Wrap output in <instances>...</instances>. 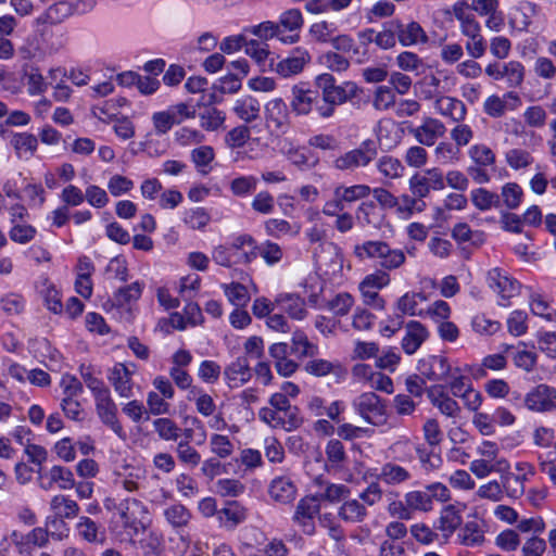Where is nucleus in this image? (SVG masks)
I'll list each match as a JSON object with an SVG mask.
<instances>
[{
	"instance_id": "12",
	"label": "nucleus",
	"mask_w": 556,
	"mask_h": 556,
	"mask_svg": "<svg viewBox=\"0 0 556 556\" xmlns=\"http://www.w3.org/2000/svg\"><path fill=\"white\" fill-rule=\"evenodd\" d=\"M525 407L539 414L556 410V388L547 383H540L531 388L523 397Z\"/></svg>"
},
{
	"instance_id": "29",
	"label": "nucleus",
	"mask_w": 556,
	"mask_h": 556,
	"mask_svg": "<svg viewBox=\"0 0 556 556\" xmlns=\"http://www.w3.org/2000/svg\"><path fill=\"white\" fill-rule=\"evenodd\" d=\"M456 541L466 547H479L485 542V530L482 522L471 520L460 525Z\"/></svg>"
},
{
	"instance_id": "2",
	"label": "nucleus",
	"mask_w": 556,
	"mask_h": 556,
	"mask_svg": "<svg viewBox=\"0 0 556 556\" xmlns=\"http://www.w3.org/2000/svg\"><path fill=\"white\" fill-rule=\"evenodd\" d=\"M258 418L273 429L292 431L302 425L299 409L281 395H270L268 406L258 410Z\"/></svg>"
},
{
	"instance_id": "17",
	"label": "nucleus",
	"mask_w": 556,
	"mask_h": 556,
	"mask_svg": "<svg viewBox=\"0 0 556 556\" xmlns=\"http://www.w3.org/2000/svg\"><path fill=\"white\" fill-rule=\"evenodd\" d=\"M311 60L312 56L307 49L296 47L288 56L276 63L274 72L283 78H290L301 74Z\"/></svg>"
},
{
	"instance_id": "11",
	"label": "nucleus",
	"mask_w": 556,
	"mask_h": 556,
	"mask_svg": "<svg viewBox=\"0 0 556 556\" xmlns=\"http://www.w3.org/2000/svg\"><path fill=\"white\" fill-rule=\"evenodd\" d=\"M376 156V143L372 140H365L357 148L337 156L333 161V166L339 170L352 172L358 167L367 166Z\"/></svg>"
},
{
	"instance_id": "45",
	"label": "nucleus",
	"mask_w": 556,
	"mask_h": 556,
	"mask_svg": "<svg viewBox=\"0 0 556 556\" xmlns=\"http://www.w3.org/2000/svg\"><path fill=\"white\" fill-rule=\"evenodd\" d=\"M220 288L227 301L236 307H244L251 299L249 288L240 282L222 283Z\"/></svg>"
},
{
	"instance_id": "51",
	"label": "nucleus",
	"mask_w": 556,
	"mask_h": 556,
	"mask_svg": "<svg viewBox=\"0 0 556 556\" xmlns=\"http://www.w3.org/2000/svg\"><path fill=\"white\" fill-rule=\"evenodd\" d=\"M143 289L144 283L141 281L122 287L114 293V302L119 307L130 306L141 298Z\"/></svg>"
},
{
	"instance_id": "61",
	"label": "nucleus",
	"mask_w": 556,
	"mask_h": 556,
	"mask_svg": "<svg viewBox=\"0 0 556 556\" xmlns=\"http://www.w3.org/2000/svg\"><path fill=\"white\" fill-rule=\"evenodd\" d=\"M210 451L218 458L225 459L235 452V443L227 435L213 433L208 441Z\"/></svg>"
},
{
	"instance_id": "58",
	"label": "nucleus",
	"mask_w": 556,
	"mask_h": 556,
	"mask_svg": "<svg viewBox=\"0 0 556 556\" xmlns=\"http://www.w3.org/2000/svg\"><path fill=\"white\" fill-rule=\"evenodd\" d=\"M70 16H72V12L68 0H61L51 4L38 20L43 23L58 24Z\"/></svg>"
},
{
	"instance_id": "26",
	"label": "nucleus",
	"mask_w": 556,
	"mask_h": 556,
	"mask_svg": "<svg viewBox=\"0 0 556 556\" xmlns=\"http://www.w3.org/2000/svg\"><path fill=\"white\" fill-rule=\"evenodd\" d=\"M265 119L268 127L285 131L290 124L289 111L286 102L281 98L269 100L264 109Z\"/></svg>"
},
{
	"instance_id": "20",
	"label": "nucleus",
	"mask_w": 556,
	"mask_h": 556,
	"mask_svg": "<svg viewBox=\"0 0 556 556\" xmlns=\"http://www.w3.org/2000/svg\"><path fill=\"white\" fill-rule=\"evenodd\" d=\"M136 371V365L115 364L108 375V379L113 386L115 392L121 397L129 399L134 395L132 376Z\"/></svg>"
},
{
	"instance_id": "35",
	"label": "nucleus",
	"mask_w": 556,
	"mask_h": 556,
	"mask_svg": "<svg viewBox=\"0 0 556 556\" xmlns=\"http://www.w3.org/2000/svg\"><path fill=\"white\" fill-rule=\"evenodd\" d=\"M470 370H472V367L469 364H460L459 362H454V367L451 371V375L448 376L447 380H445L454 396L458 397L462 392L467 391V388L473 387L470 378L467 376Z\"/></svg>"
},
{
	"instance_id": "37",
	"label": "nucleus",
	"mask_w": 556,
	"mask_h": 556,
	"mask_svg": "<svg viewBox=\"0 0 556 556\" xmlns=\"http://www.w3.org/2000/svg\"><path fill=\"white\" fill-rule=\"evenodd\" d=\"M526 290L528 291V304L531 313L546 321H554L552 301L548 296L531 287H527Z\"/></svg>"
},
{
	"instance_id": "15",
	"label": "nucleus",
	"mask_w": 556,
	"mask_h": 556,
	"mask_svg": "<svg viewBox=\"0 0 556 556\" xmlns=\"http://www.w3.org/2000/svg\"><path fill=\"white\" fill-rule=\"evenodd\" d=\"M319 93L311 89L307 84L299 83L291 88L290 108L294 115H309L314 109L317 111L319 104Z\"/></svg>"
},
{
	"instance_id": "9",
	"label": "nucleus",
	"mask_w": 556,
	"mask_h": 556,
	"mask_svg": "<svg viewBox=\"0 0 556 556\" xmlns=\"http://www.w3.org/2000/svg\"><path fill=\"white\" fill-rule=\"evenodd\" d=\"M486 282L492 291L497 295L498 305L503 307L509 306L510 300L519 295L521 290L519 281L497 267L488 271Z\"/></svg>"
},
{
	"instance_id": "30",
	"label": "nucleus",
	"mask_w": 556,
	"mask_h": 556,
	"mask_svg": "<svg viewBox=\"0 0 556 556\" xmlns=\"http://www.w3.org/2000/svg\"><path fill=\"white\" fill-rule=\"evenodd\" d=\"M247 509L236 501L227 502L217 513L218 526L225 530H233L247 519Z\"/></svg>"
},
{
	"instance_id": "5",
	"label": "nucleus",
	"mask_w": 556,
	"mask_h": 556,
	"mask_svg": "<svg viewBox=\"0 0 556 556\" xmlns=\"http://www.w3.org/2000/svg\"><path fill=\"white\" fill-rule=\"evenodd\" d=\"M353 254L359 261L375 260L387 270H393L405 263V254L400 249H392L380 240H368L358 243L353 249Z\"/></svg>"
},
{
	"instance_id": "24",
	"label": "nucleus",
	"mask_w": 556,
	"mask_h": 556,
	"mask_svg": "<svg viewBox=\"0 0 556 556\" xmlns=\"http://www.w3.org/2000/svg\"><path fill=\"white\" fill-rule=\"evenodd\" d=\"M430 403L444 416L456 418L460 415L462 407L442 386H431L427 389Z\"/></svg>"
},
{
	"instance_id": "28",
	"label": "nucleus",
	"mask_w": 556,
	"mask_h": 556,
	"mask_svg": "<svg viewBox=\"0 0 556 556\" xmlns=\"http://www.w3.org/2000/svg\"><path fill=\"white\" fill-rule=\"evenodd\" d=\"M446 131L444 124L432 117H427L421 125L412 130L415 139L424 146H433L435 141L443 137Z\"/></svg>"
},
{
	"instance_id": "18",
	"label": "nucleus",
	"mask_w": 556,
	"mask_h": 556,
	"mask_svg": "<svg viewBox=\"0 0 556 556\" xmlns=\"http://www.w3.org/2000/svg\"><path fill=\"white\" fill-rule=\"evenodd\" d=\"M389 25L395 29L397 40L403 47L426 46L429 42L427 31L416 21L404 24L393 20L389 22Z\"/></svg>"
},
{
	"instance_id": "42",
	"label": "nucleus",
	"mask_w": 556,
	"mask_h": 556,
	"mask_svg": "<svg viewBox=\"0 0 556 556\" xmlns=\"http://www.w3.org/2000/svg\"><path fill=\"white\" fill-rule=\"evenodd\" d=\"M264 229L267 236L280 239L296 237L300 233L301 226L296 223L291 224L282 218H269L264 223Z\"/></svg>"
},
{
	"instance_id": "38",
	"label": "nucleus",
	"mask_w": 556,
	"mask_h": 556,
	"mask_svg": "<svg viewBox=\"0 0 556 556\" xmlns=\"http://www.w3.org/2000/svg\"><path fill=\"white\" fill-rule=\"evenodd\" d=\"M268 493L273 501L288 504L295 498L296 488L289 478L277 477L270 482Z\"/></svg>"
},
{
	"instance_id": "41",
	"label": "nucleus",
	"mask_w": 556,
	"mask_h": 556,
	"mask_svg": "<svg viewBox=\"0 0 556 556\" xmlns=\"http://www.w3.org/2000/svg\"><path fill=\"white\" fill-rule=\"evenodd\" d=\"M538 4L533 2H525L516 8L509 17L510 27L519 31L528 30L532 23V16L538 13Z\"/></svg>"
},
{
	"instance_id": "53",
	"label": "nucleus",
	"mask_w": 556,
	"mask_h": 556,
	"mask_svg": "<svg viewBox=\"0 0 556 556\" xmlns=\"http://www.w3.org/2000/svg\"><path fill=\"white\" fill-rule=\"evenodd\" d=\"M305 371L315 377H326L328 375H339L342 372V366L339 362H331L324 358H314L305 364Z\"/></svg>"
},
{
	"instance_id": "1",
	"label": "nucleus",
	"mask_w": 556,
	"mask_h": 556,
	"mask_svg": "<svg viewBox=\"0 0 556 556\" xmlns=\"http://www.w3.org/2000/svg\"><path fill=\"white\" fill-rule=\"evenodd\" d=\"M211 255L215 264L222 267L248 265L257 257V243L249 233L236 235L228 242L214 247Z\"/></svg>"
},
{
	"instance_id": "50",
	"label": "nucleus",
	"mask_w": 556,
	"mask_h": 556,
	"mask_svg": "<svg viewBox=\"0 0 556 556\" xmlns=\"http://www.w3.org/2000/svg\"><path fill=\"white\" fill-rule=\"evenodd\" d=\"M371 193L369 186L359 184L353 186L340 185L333 190V195L339 201L344 203H352L362 199L367 198Z\"/></svg>"
},
{
	"instance_id": "46",
	"label": "nucleus",
	"mask_w": 556,
	"mask_h": 556,
	"mask_svg": "<svg viewBox=\"0 0 556 556\" xmlns=\"http://www.w3.org/2000/svg\"><path fill=\"white\" fill-rule=\"evenodd\" d=\"M163 516L166 522L175 529L187 527L192 518L191 511L181 503H174L165 507Z\"/></svg>"
},
{
	"instance_id": "3",
	"label": "nucleus",
	"mask_w": 556,
	"mask_h": 556,
	"mask_svg": "<svg viewBox=\"0 0 556 556\" xmlns=\"http://www.w3.org/2000/svg\"><path fill=\"white\" fill-rule=\"evenodd\" d=\"M479 458L469 464V470L478 479H484L491 473H508L510 470L509 462L501 456L498 444L491 440H483L476 448Z\"/></svg>"
},
{
	"instance_id": "63",
	"label": "nucleus",
	"mask_w": 556,
	"mask_h": 556,
	"mask_svg": "<svg viewBox=\"0 0 556 556\" xmlns=\"http://www.w3.org/2000/svg\"><path fill=\"white\" fill-rule=\"evenodd\" d=\"M258 179L253 175H242L235 177L229 185L233 195L245 198L252 194L257 187Z\"/></svg>"
},
{
	"instance_id": "57",
	"label": "nucleus",
	"mask_w": 556,
	"mask_h": 556,
	"mask_svg": "<svg viewBox=\"0 0 556 556\" xmlns=\"http://www.w3.org/2000/svg\"><path fill=\"white\" fill-rule=\"evenodd\" d=\"M37 233V228L28 222L10 225L9 229V238L11 241L21 245L31 242Z\"/></svg>"
},
{
	"instance_id": "60",
	"label": "nucleus",
	"mask_w": 556,
	"mask_h": 556,
	"mask_svg": "<svg viewBox=\"0 0 556 556\" xmlns=\"http://www.w3.org/2000/svg\"><path fill=\"white\" fill-rule=\"evenodd\" d=\"M405 501L412 515L415 511L429 513L433 509L432 502L426 489L407 492L405 494Z\"/></svg>"
},
{
	"instance_id": "25",
	"label": "nucleus",
	"mask_w": 556,
	"mask_h": 556,
	"mask_svg": "<svg viewBox=\"0 0 556 556\" xmlns=\"http://www.w3.org/2000/svg\"><path fill=\"white\" fill-rule=\"evenodd\" d=\"M427 301L428 296L421 291H406L395 301L394 307L402 315L425 318L422 303Z\"/></svg>"
},
{
	"instance_id": "40",
	"label": "nucleus",
	"mask_w": 556,
	"mask_h": 556,
	"mask_svg": "<svg viewBox=\"0 0 556 556\" xmlns=\"http://www.w3.org/2000/svg\"><path fill=\"white\" fill-rule=\"evenodd\" d=\"M144 479V470L140 466L126 465L116 472V484L128 492L137 491Z\"/></svg>"
},
{
	"instance_id": "6",
	"label": "nucleus",
	"mask_w": 556,
	"mask_h": 556,
	"mask_svg": "<svg viewBox=\"0 0 556 556\" xmlns=\"http://www.w3.org/2000/svg\"><path fill=\"white\" fill-rule=\"evenodd\" d=\"M352 408L365 422L379 427L387 424L386 402L374 392H363L352 401Z\"/></svg>"
},
{
	"instance_id": "64",
	"label": "nucleus",
	"mask_w": 556,
	"mask_h": 556,
	"mask_svg": "<svg viewBox=\"0 0 556 556\" xmlns=\"http://www.w3.org/2000/svg\"><path fill=\"white\" fill-rule=\"evenodd\" d=\"M257 255L264 260L267 266H275L282 261L285 253L278 243L265 240L257 245Z\"/></svg>"
},
{
	"instance_id": "55",
	"label": "nucleus",
	"mask_w": 556,
	"mask_h": 556,
	"mask_svg": "<svg viewBox=\"0 0 556 556\" xmlns=\"http://www.w3.org/2000/svg\"><path fill=\"white\" fill-rule=\"evenodd\" d=\"M339 517L346 522H362L366 516V507L355 498L345 501L339 508Z\"/></svg>"
},
{
	"instance_id": "39",
	"label": "nucleus",
	"mask_w": 556,
	"mask_h": 556,
	"mask_svg": "<svg viewBox=\"0 0 556 556\" xmlns=\"http://www.w3.org/2000/svg\"><path fill=\"white\" fill-rule=\"evenodd\" d=\"M376 132L379 144L384 149L394 148L402 137L399 124L391 118L381 119L378 123Z\"/></svg>"
},
{
	"instance_id": "27",
	"label": "nucleus",
	"mask_w": 556,
	"mask_h": 556,
	"mask_svg": "<svg viewBox=\"0 0 556 556\" xmlns=\"http://www.w3.org/2000/svg\"><path fill=\"white\" fill-rule=\"evenodd\" d=\"M36 289L48 311L58 315L63 313L62 293L48 277L41 276L36 282Z\"/></svg>"
},
{
	"instance_id": "44",
	"label": "nucleus",
	"mask_w": 556,
	"mask_h": 556,
	"mask_svg": "<svg viewBox=\"0 0 556 556\" xmlns=\"http://www.w3.org/2000/svg\"><path fill=\"white\" fill-rule=\"evenodd\" d=\"M232 111L241 121L251 123L260 115V103L252 96H243L235 101Z\"/></svg>"
},
{
	"instance_id": "14",
	"label": "nucleus",
	"mask_w": 556,
	"mask_h": 556,
	"mask_svg": "<svg viewBox=\"0 0 556 556\" xmlns=\"http://www.w3.org/2000/svg\"><path fill=\"white\" fill-rule=\"evenodd\" d=\"M453 367L454 363L444 355H427L417 364L420 376L431 382L447 380Z\"/></svg>"
},
{
	"instance_id": "33",
	"label": "nucleus",
	"mask_w": 556,
	"mask_h": 556,
	"mask_svg": "<svg viewBox=\"0 0 556 556\" xmlns=\"http://www.w3.org/2000/svg\"><path fill=\"white\" fill-rule=\"evenodd\" d=\"M275 304L292 319L303 320L307 315L304 299L294 293L279 294L275 300Z\"/></svg>"
},
{
	"instance_id": "52",
	"label": "nucleus",
	"mask_w": 556,
	"mask_h": 556,
	"mask_svg": "<svg viewBox=\"0 0 556 556\" xmlns=\"http://www.w3.org/2000/svg\"><path fill=\"white\" fill-rule=\"evenodd\" d=\"M421 200L422 199H418L413 194H402L400 198H397V204L394 206V208L399 218L407 220L415 213L422 212L426 204Z\"/></svg>"
},
{
	"instance_id": "43",
	"label": "nucleus",
	"mask_w": 556,
	"mask_h": 556,
	"mask_svg": "<svg viewBox=\"0 0 556 556\" xmlns=\"http://www.w3.org/2000/svg\"><path fill=\"white\" fill-rule=\"evenodd\" d=\"M10 144L14 149L17 157L28 160L37 150V138L28 132L13 134L10 139Z\"/></svg>"
},
{
	"instance_id": "16",
	"label": "nucleus",
	"mask_w": 556,
	"mask_h": 556,
	"mask_svg": "<svg viewBox=\"0 0 556 556\" xmlns=\"http://www.w3.org/2000/svg\"><path fill=\"white\" fill-rule=\"evenodd\" d=\"M356 94L354 83L346 81L340 86H333L323 94V104L317 106V113L320 117L328 118L333 115L334 108L346 102Z\"/></svg>"
},
{
	"instance_id": "8",
	"label": "nucleus",
	"mask_w": 556,
	"mask_h": 556,
	"mask_svg": "<svg viewBox=\"0 0 556 556\" xmlns=\"http://www.w3.org/2000/svg\"><path fill=\"white\" fill-rule=\"evenodd\" d=\"M390 282V275L382 269H377L366 275L358 285V291L364 304L375 309H383L386 301L379 295V291L388 287Z\"/></svg>"
},
{
	"instance_id": "31",
	"label": "nucleus",
	"mask_w": 556,
	"mask_h": 556,
	"mask_svg": "<svg viewBox=\"0 0 556 556\" xmlns=\"http://www.w3.org/2000/svg\"><path fill=\"white\" fill-rule=\"evenodd\" d=\"M251 369L245 357H238L224 369L227 386L237 389L251 379Z\"/></svg>"
},
{
	"instance_id": "4",
	"label": "nucleus",
	"mask_w": 556,
	"mask_h": 556,
	"mask_svg": "<svg viewBox=\"0 0 556 556\" xmlns=\"http://www.w3.org/2000/svg\"><path fill=\"white\" fill-rule=\"evenodd\" d=\"M315 267L317 274L331 283H341L344 278V269L351 268L345 265L342 250L332 242L321 243L315 253Z\"/></svg>"
},
{
	"instance_id": "47",
	"label": "nucleus",
	"mask_w": 556,
	"mask_h": 556,
	"mask_svg": "<svg viewBox=\"0 0 556 556\" xmlns=\"http://www.w3.org/2000/svg\"><path fill=\"white\" fill-rule=\"evenodd\" d=\"M50 509L54 514L53 516L67 519L75 518L79 511L78 504L70 496L63 494L52 496Z\"/></svg>"
},
{
	"instance_id": "21",
	"label": "nucleus",
	"mask_w": 556,
	"mask_h": 556,
	"mask_svg": "<svg viewBox=\"0 0 556 556\" xmlns=\"http://www.w3.org/2000/svg\"><path fill=\"white\" fill-rule=\"evenodd\" d=\"M430 331L422 323L412 319L404 326V336L401 340V348L407 355L415 354L420 346L429 339Z\"/></svg>"
},
{
	"instance_id": "23",
	"label": "nucleus",
	"mask_w": 556,
	"mask_h": 556,
	"mask_svg": "<svg viewBox=\"0 0 556 556\" xmlns=\"http://www.w3.org/2000/svg\"><path fill=\"white\" fill-rule=\"evenodd\" d=\"M96 410L101 421L106 425L118 438L126 439V432L117 418V406L111 393L94 399Z\"/></svg>"
},
{
	"instance_id": "49",
	"label": "nucleus",
	"mask_w": 556,
	"mask_h": 556,
	"mask_svg": "<svg viewBox=\"0 0 556 556\" xmlns=\"http://www.w3.org/2000/svg\"><path fill=\"white\" fill-rule=\"evenodd\" d=\"M225 142L230 149H238L249 142V151L253 152V146H260V139L250 140V128L248 126H237L229 130L225 136Z\"/></svg>"
},
{
	"instance_id": "10",
	"label": "nucleus",
	"mask_w": 556,
	"mask_h": 556,
	"mask_svg": "<svg viewBox=\"0 0 556 556\" xmlns=\"http://www.w3.org/2000/svg\"><path fill=\"white\" fill-rule=\"evenodd\" d=\"M38 486L43 491H67L75 486L73 471L62 465H52L49 468H39L37 471Z\"/></svg>"
},
{
	"instance_id": "62",
	"label": "nucleus",
	"mask_w": 556,
	"mask_h": 556,
	"mask_svg": "<svg viewBox=\"0 0 556 556\" xmlns=\"http://www.w3.org/2000/svg\"><path fill=\"white\" fill-rule=\"evenodd\" d=\"M154 431L164 441H177L180 435L179 426L170 418L161 417L152 422Z\"/></svg>"
},
{
	"instance_id": "56",
	"label": "nucleus",
	"mask_w": 556,
	"mask_h": 556,
	"mask_svg": "<svg viewBox=\"0 0 556 556\" xmlns=\"http://www.w3.org/2000/svg\"><path fill=\"white\" fill-rule=\"evenodd\" d=\"M529 316L523 309L511 311L506 318V328L510 336L518 338L528 332Z\"/></svg>"
},
{
	"instance_id": "34",
	"label": "nucleus",
	"mask_w": 556,
	"mask_h": 556,
	"mask_svg": "<svg viewBox=\"0 0 556 556\" xmlns=\"http://www.w3.org/2000/svg\"><path fill=\"white\" fill-rule=\"evenodd\" d=\"M426 83L431 88L428 97L443 96L455 88L457 79L451 71L437 70L426 78Z\"/></svg>"
},
{
	"instance_id": "48",
	"label": "nucleus",
	"mask_w": 556,
	"mask_h": 556,
	"mask_svg": "<svg viewBox=\"0 0 556 556\" xmlns=\"http://www.w3.org/2000/svg\"><path fill=\"white\" fill-rule=\"evenodd\" d=\"M187 400L193 402L197 412L204 417L213 416L216 410L214 399L200 387L188 392Z\"/></svg>"
},
{
	"instance_id": "59",
	"label": "nucleus",
	"mask_w": 556,
	"mask_h": 556,
	"mask_svg": "<svg viewBox=\"0 0 556 556\" xmlns=\"http://www.w3.org/2000/svg\"><path fill=\"white\" fill-rule=\"evenodd\" d=\"M504 79L508 87L518 88L523 84L526 67L516 60L503 63Z\"/></svg>"
},
{
	"instance_id": "7",
	"label": "nucleus",
	"mask_w": 556,
	"mask_h": 556,
	"mask_svg": "<svg viewBox=\"0 0 556 556\" xmlns=\"http://www.w3.org/2000/svg\"><path fill=\"white\" fill-rule=\"evenodd\" d=\"M117 515L127 538L131 539L146 529L148 509L136 498H126L117 506Z\"/></svg>"
},
{
	"instance_id": "54",
	"label": "nucleus",
	"mask_w": 556,
	"mask_h": 556,
	"mask_svg": "<svg viewBox=\"0 0 556 556\" xmlns=\"http://www.w3.org/2000/svg\"><path fill=\"white\" fill-rule=\"evenodd\" d=\"M338 26L333 22L319 21L312 24L308 28L309 38L317 43H331Z\"/></svg>"
},
{
	"instance_id": "19",
	"label": "nucleus",
	"mask_w": 556,
	"mask_h": 556,
	"mask_svg": "<svg viewBox=\"0 0 556 556\" xmlns=\"http://www.w3.org/2000/svg\"><path fill=\"white\" fill-rule=\"evenodd\" d=\"M319 510V500L316 496H305L299 501L292 519L305 534L312 535L315 532L314 519Z\"/></svg>"
},
{
	"instance_id": "32",
	"label": "nucleus",
	"mask_w": 556,
	"mask_h": 556,
	"mask_svg": "<svg viewBox=\"0 0 556 556\" xmlns=\"http://www.w3.org/2000/svg\"><path fill=\"white\" fill-rule=\"evenodd\" d=\"M462 522L463 518L459 510L453 505H447L441 510L434 527L442 538L447 541L459 529Z\"/></svg>"
},
{
	"instance_id": "22",
	"label": "nucleus",
	"mask_w": 556,
	"mask_h": 556,
	"mask_svg": "<svg viewBox=\"0 0 556 556\" xmlns=\"http://www.w3.org/2000/svg\"><path fill=\"white\" fill-rule=\"evenodd\" d=\"M521 105V99L515 91H507L502 97L489 96L483 102V111L493 118L502 117L507 111H516Z\"/></svg>"
},
{
	"instance_id": "36",
	"label": "nucleus",
	"mask_w": 556,
	"mask_h": 556,
	"mask_svg": "<svg viewBox=\"0 0 556 556\" xmlns=\"http://www.w3.org/2000/svg\"><path fill=\"white\" fill-rule=\"evenodd\" d=\"M434 109L440 115L455 122L464 119L467 112L465 104L460 100L444 94L435 99Z\"/></svg>"
},
{
	"instance_id": "13",
	"label": "nucleus",
	"mask_w": 556,
	"mask_h": 556,
	"mask_svg": "<svg viewBox=\"0 0 556 556\" xmlns=\"http://www.w3.org/2000/svg\"><path fill=\"white\" fill-rule=\"evenodd\" d=\"M408 187L414 197L424 199L431 190L441 191L445 188L444 175L437 167L428 168L414 174L408 180Z\"/></svg>"
}]
</instances>
